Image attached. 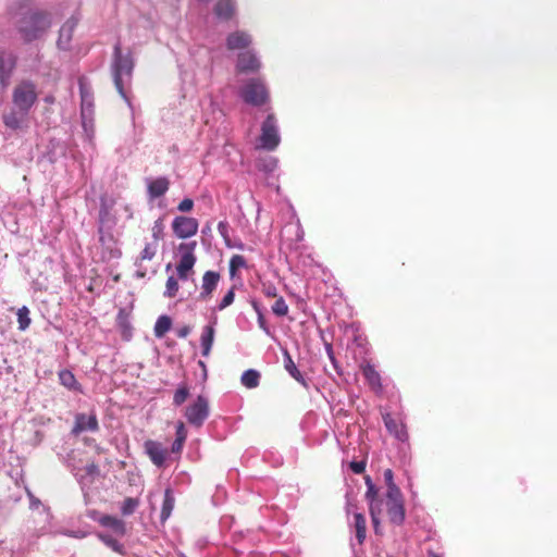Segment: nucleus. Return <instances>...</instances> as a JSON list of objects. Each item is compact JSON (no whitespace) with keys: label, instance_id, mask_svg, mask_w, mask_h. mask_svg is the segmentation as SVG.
Instances as JSON below:
<instances>
[{"label":"nucleus","instance_id":"37998d69","mask_svg":"<svg viewBox=\"0 0 557 557\" xmlns=\"http://www.w3.org/2000/svg\"><path fill=\"white\" fill-rule=\"evenodd\" d=\"M272 312L277 317H285L288 313V306L283 297H277L272 306Z\"/></svg>","mask_w":557,"mask_h":557},{"label":"nucleus","instance_id":"13d9d810","mask_svg":"<svg viewBox=\"0 0 557 557\" xmlns=\"http://www.w3.org/2000/svg\"><path fill=\"white\" fill-rule=\"evenodd\" d=\"M184 444H185V442L175 438L171 446L172 453H174V454L181 453Z\"/></svg>","mask_w":557,"mask_h":557},{"label":"nucleus","instance_id":"5fc2aeb1","mask_svg":"<svg viewBox=\"0 0 557 557\" xmlns=\"http://www.w3.org/2000/svg\"><path fill=\"white\" fill-rule=\"evenodd\" d=\"M258 325L261 330L264 331V333L267 335H271V331H270V327L268 326V323L265 321V318L263 315V312H259V315H258Z\"/></svg>","mask_w":557,"mask_h":557},{"label":"nucleus","instance_id":"8fccbe9b","mask_svg":"<svg viewBox=\"0 0 557 557\" xmlns=\"http://www.w3.org/2000/svg\"><path fill=\"white\" fill-rule=\"evenodd\" d=\"M194 208V200L190 198H184L177 206L180 212L186 213L191 211Z\"/></svg>","mask_w":557,"mask_h":557},{"label":"nucleus","instance_id":"bf43d9fd","mask_svg":"<svg viewBox=\"0 0 557 557\" xmlns=\"http://www.w3.org/2000/svg\"><path fill=\"white\" fill-rule=\"evenodd\" d=\"M227 247L228 248H236V249H239V250H245L246 249V245L242 240L233 242L232 239H230V246H227Z\"/></svg>","mask_w":557,"mask_h":557},{"label":"nucleus","instance_id":"c9c22d12","mask_svg":"<svg viewBox=\"0 0 557 557\" xmlns=\"http://www.w3.org/2000/svg\"><path fill=\"white\" fill-rule=\"evenodd\" d=\"M247 268V261L246 259L242 256V255H234L231 260H230V264H228V269H230V276L232 278H234L236 276V272L239 270V269H245Z\"/></svg>","mask_w":557,"mask_h":557},{"label":"nucleus","instance_id":"69168bd1","mask_svg":"<svg viewBox=\"0 0 557 557\" xmlns=\"http://www.w3.org/2000/svg\"><path fill=\"white\" fill-rule=\"evenodd\" d=\"M326 350H327V354H329V357H330L331 361L333 362V364H335V359H334V356H333V350H332L331 345L326 346Z\"/></svg>","mask_w":557,"mask_h":557},{"label":"nucleus","instance_id":"5701e85b","mask_svg":"<svg viewBox=\"0 0 557 557\" xmlns=\"http://www.w3.org/2000/svg\"><path fill=\"white\" fill-rule=\"evenodd\" d=\"M99 523L116 536H123L125 534V523L116 517L108 515L101 516L99 518Z\"/></svg>","mask_w":557,"mask_h":557},{"label":"nucleus","instance_id":"b1692460","mask_svg":"<svg viewBox=\"0 0 557 557\" xmlns=\"http://www.w3.org/2000/svg\"><path fill=\"white\" fill-rule=\"evenodd\" d=\"M81 115L94 114V99L90 89L83 79L79 81Z\"/></svg>","mask_w":557,"mask_h":557},{"label":"nucleus","instance_id":"20e7f679","mask_svg":"<svg viewBox=\"0 0 557 557\" xmlns=\"http://www.w3.org/2000/svg\"><path fill=\"white\" fill-rule=\"evenodd\" d=\"M239 97L248 104L260 107L269 100V91L260 77L249 78L239 88Z\"/></svg>","mask_w":557,"mask_h":557},{"label":"nucleus","instance_id":"2eb2a0df","mask_svg":"<svg viewBox=\"0 0 557 557\" xmlns=\"http://www.w3.org/2000/svg\"><path fill=\"white\" fill-rule=\"evenodd\" d=\"M218 324V317L212 315L209 323L202 327L200 336L201 355L209 357L215 336V326Z\"/></svg>","mask_w":557,"mask_h":557},{"label":"nucleus","instance_id":"f257e3e1","mask_svg":"<svg viewBox=\"0 0 557 557\" xmlns=\"http://www.w3.org/2000/svg\"><path fill=\"white\" fill-rule=\"evenodd\" d=\"M135 61L132 52H123L120 41L113 47L111 74L114 86L129 108H132L129 90L133 79Z\"/></svg>","mask_w":557,"mask_h":557},{"label":"nucleus","instance_id":"4d7b16f0","mask_svg":"<svg viewBox=\"0 0 557 557\" xmlns=\"http://www.w3.org/2000/svg\"><path fill=\"white\" fill-rule=\"evenodd\" d=\"M191 332V327L188 326V325H184L182 327H178L176 330V335L180 337V338H186Z\"/></svg>","mask_w":557,"mask_h":557},{"label":"nucleus","instance_id":"412c9836","mask_svg":"<svg viewBox=\"0 0 557 557\" xmlns=\"http://www.w3.org/2000/svg\"><path fill=\"white\" fill-rule=\"evenodd\" d=\"M158 244L157 243H148L145 248L141 250L135 265L137 267L136 275L138 277H144L146 275V269L143 267V262L145 260H152L157 253Z\"/></svg>","mask_w":557,"mask_h":557},{"label":"nucleus","instance_id":"72a5a7b5","mask_svg":"<svg viewBox=\"0 0 557 557\" xmlns=\"http://www.w3.org/2000/svg\"><path fill=\"white\" fill-rule=\"evenodd\" d=\"M384 481H385V484H386V494L385 496H392V497H397L399 494H401V491L400 488L396 485V483L394 482V473L391 469H386L384 471Z\"/></svg>","mask_w":557,"mask_h":557},{"label":"nucleus","instance_id":"bb28decb","mask_svg":"<svg viewBox=\"0 0 557 557\" xmlns=\"http://www.w3.org/2000/svg\"><path fill=\"white\" fill-rule=\"evenodd\" d=\"M58 375H59L60 384L63 385L65 388H67L69 391H73V392H82V386L77 382V380L72 371H70L67 369H63L59 372Z\"/></svg>","mask_w":557,"mask_h":557},{"label":"nucleus","instance_id":"6e6552de","mask_svg":"<svg viewBox=\"0 0 557 557\" xmlns=\"http://www.w3.org/2000/svg\"><path fill=\"white\" fill-rule=\"evenodd\" d=\"M209 414V400L203 395H198L197 398L186 407L184 413L187 422L195 428L202 426Z\"/></svg>","mask_w":557,"mask_h":557},{"label":"nucleus","instance_id":"ea45409f","mask_svg":"<svg viewBox=\"0 0 557 557\" xmlns=\"http://www.w3.org/2000/svg\"><path fill=\"white\" fill-rule=\"evenodd\" d=\"M138 506L139 500L137 498L127 497L123 500L121 505V511L124 516H129L136 510Z\"/></svg>","mask_w":557,"mask_h":557},{"label":"nucleus","instance_id":"f8f14e48","mask_svg":"<svg viewBox=\"0 0 557 557\" xmlns=\"http://www.w3.org/2000/svg\"><path fill=\"white\" fill-rule=\"evenodd\" d=\"M386 497V511L391 523L401 525L406 518L403 494Z\"/></svg>","mask_w":557,"mask_h":557},{"label":"nucleus","instance_id":"f3484780","mask_svg":"<svg viewBox=\"0 0 557 557\" xmlns=\"http://www.w3.org/2000/svg\"><path fill=\"white\" fill-rule=\"evenodd\" d=\"M78 23L75 16L70 17L60 28L59 38L57 41L58 48L61 50H69L72 41L73 32Z\"/></svg>","mask_w":557,"mask_h":557},{"label":"nucleus","instance_id":"6ab92c4d","mask_svg":"<svg viewBox=\"0 0 557 557\" xmlns=\"http://www.w3.org/2000/svg\"><path fill=\"white\" fill-rule=\"evenodd\" d=\"M220 281V274L215 271H207L202 276L201 290L199 299L208 300L211 298L212 293L216 288Z\"/></svg>","mask_w":557,"mask_h":557},{"label":"nucleus","instance_id":"09e8293b","mask_svg":"<svg viewBox=\"0 0 557 557\" xmlns=\"http://www.w3.org/2000/svg\"><path fill=\"white\" fill-rule=\"evenodd\" d=\"M163 234V223L161 219H158L154 221L152 226V237L154 239V243L158 244V242L162 238Z\"/></svg>","mask_w":557,"mask_h":557},{"label":"nucleus","instance_id":"473e14b6","mask_svg":"<svg viewBox=\"0 0 557 557\" xmlns=\"http://www.w3.org/2000/svg\"><path fill=\"white\" fill-rule=\"evenodd\" d=\"M354 525L356 529V537L358 543L362 544L367 534L366 519L363 515L359 512L354 515Z\"/></svg>","mask_w":557,"mask_h":557},{"label":"nucleus","instance_id":"3c124183","mask_svg":"<svg viewBox=\"0 0 557 557\" xmlns=\"http://www.w3.org/2000/svg\"><path fill=\"white\" fill-rule=\"evenodd\" d=\"M109 221V210L108 208L103 205L101 206L100 210H99V232L102 231V227L103 225Z\"/></svg>","mask_w":557,"mask_h":557},{"label":"nucleus","instance_id":"de8ad7c7","mask_svg":"<svg viewBox=\"0 0 557 557\" xmlns=\"http://www.w3.org/2000/svg\"><path fill=\"white\" fill-rule=\"evenodd\" d=\"M261 292L265 297L274 298L277 297V288L270 282H262Z\"/></svg>","mask_w":557,"mask_h":557},{"label":"nucleus","instance_id":"c85d7f7f","mask_svg":"<svg viewBox=\"0 0 557 557\" xmlns=\"http://www.w3.org/2000/svg\"><path fill=\"white\" fill-rule=\"evenodd\" d=\"M175 498L171 488H166L164 492V498L161 508V521L168 520L173 511Z\"/></svg>","mask_w":557,"mask_h":557},{"label":"nucleus","instance_id":"4be33fe9","mask_svg":"<svg viewBox=\"0 0 557 557\" xmlns=\"http://www.w3.org/2000/svg\"><path fill=\"white\" fill-rule=\"evenodd\" d=\"M15 66V58L5 51H0V82L5 85Z\"/></svg>","mask_w":557,"mask_h":557},{"label":"nucleus","instance_id":"1a4fd4ad","mask_svg":"<svg viewBox=\"0 0 557 557\" xmlns=\"http://www.w3.org/2000/svg\"><path fill=\"white\" fill-rule=\"evenodd\" d=\"M236 71L239 73L253 74L261 70L262 62L258 51L253 48H249L237 54Z\"/></svg>","mask_w":557,"mask_h":557},{"label":"nucleus","instance_id":"774afa93","mask_svg":"<svg viewBox=\"0 0 557 557\" xmlns=\"http://www.w3.org/2000/svg\"><path fill=\"white\" fill-rule=\"evenodd\" d=\"M426 557H442V556L438 555L437 553H435L434 550L429 549L426 553Z\"/></svg>","mask_w":557,"mask_h":557},{"label":"nucleus","instance_id":"a878e982","mask_svg":"<svg viewBox=\"0 0 557 557\" xmlns=\"http://www.w3.org/2000/svg\"><path fill=\"white\" fill-rule=\"evenodd\" d=\"M284 368L288 372V374L295 379L298 383L304 386H307L306 377L304 374L297 369L295 362L292 359V356L287 350L284 351Z\"/></svg>","mask_w":557,"mask_h":557},{"label":"nucleus","instance_id":"4c0bfd02","mask_svg":"<svg viewBox=\"0 0 557 557\" xmlns=\"http://www.w3.org/2000/svg\"><path fill=\"white\" fill-rule=\"evenodd\" d=\"M27 495L29 497L30 509L38 510L40 513H42L45 516L46 520H48L50 518V512H49L48 508H46L41 504V502L38 498H36L28 490H27Z\"/></svg>","mask_w":557,"mask_h":557},{"label":"nucleus","instance_id":"338daca9","mask_svg":"<svg viewBox=\"0 0 557 557\" xmlns=\"http://www.w3.org/2000/svg\"><path fill=\"white\" fill-rule=\"evenodd\" d=\"M251 305H252V308H253V310L256 311L257 317H258V315H259V312H262V310H261V308H260L259 304H258L257 301H252V302H251Z\"/></svg>","mask_w":557,"mask_h":557},{"label":"nucleus","instance_id":"0e129e2a","mask_svg":"<svg viewBox=\"0 0 557 557\" xmlns=\"http://www.w3.org/2000/svg\"><path fill=\"white\" fill-rule=\"evenodd\" d=\"M211 231H212V228H211V224H210V223H207V224L202 227L201 233H202L203 235H210V234H211Z\"/></svg>","mask_w":557,"mask_h":557},{"label":"nucleus","instance_id":"9b49d317","mask_svg":"<svg viewBox=\"0 0 557 557\" xmlns=\"http://www.w3.org/2000/svg\"><path fill=\"white\" fill-rule=\"evenodd\" d=\"M252 42V35L244 29H235L225 37V47L228 51H245L251 48Z\"/></svg>","mask_w":557,"mask_h":557},{"label":"nucleus","instance_id":"ddd939ff","mask_svg":"<svg viewBox=\"0 0 557 557\" xmlns=\"http://www.w3.org/2000/svg\"><path fill=\"white\" fill-rule=\"evenodd\" d=\"M99 430V422L95 412L77 413L74 418V425L71 433L75 436L83 432H97Z\"/></svg>","mask_w":557,"mask_h":557},{"label":"nucleus","instance_id":"a19ab883","mask_svg":"<svg viewBox=\"0 0 557 557\" xmlns=\"http://www.w3.org/2000/svg\"><path fill=\"white\" fill-rule=\"evenodd\" d=\"M234 299H235V289L234 287H232L225 295L224 297L221 299V301L214 307V311H222L224 309H226L227 307H230L233 302H234Z\"/></svg>","mask_w":557,"mask_h":557},{"label":"nucleus","instance_id":"a18cd8bd","mask_svg":"<svg viewBox=\"0 0 557 557\" xmlns=\"http://www.w3.org/2000/svg\"><path fill=\"white\" fill-rule=\"evenodd\" d=\"M366 485H367L366 499L368 500V503H371V500L379 498L377 490L370 476H366Z\"/></svg>","mask_w":557,"mask_h":557},{"label":"nucleus","instance_id":"393cba45","mask_svg":"<svg viewBox=\"0 0 557 557\" xmlns=\"http://www.w3.org/2000/svg\"><path fill=\"white\" fill-rule=\"evenodd\" d=\"M362 374L372 389L375 392L382 391L381 375L371 363H366L361 367Z\"/></svg>","mask_w":557,"mask_h":557},{"label":"nucleus","instance_id":"79ce46f5","mask_svg":"<svg viewBox=\"0 0 557 557\" xmlns=\"http://www.w3.org/2000/svg\"><path fill=\"white\" fill-rule=\"evenodd\" d=\"M82 126L89 140L94 136V114L81 115Z\"/></svg>","mask_w":557,"mask_h":557},{"label":"nucleus","instance_id":"9d476101","mask_svg":"<svg viewBox=\"0 0 557 557\" xmlns=\"http://www.w3.org/2000/svg\"><path fill=\"white\" fill-rule=\"evenodd\" d=\"M173 234L180 239H186L195 236L198 232L199 223L197 219L186 215H177L172 221Z\"/></svg>","mask_w":557,"mask_h":557},{"label":"nucleus","instance_id":"c03bdc74","mask_svg":"<svg viewBox=\"0 0 557 557\" xmlns=\"http://www.w3.org/2000/svg\"><path fill=\"white\" fill-rule=\"evenodd\" d=\"M177 290H178L177 280L174 276H169L166 280L164 296L169 297V298L175 297Z\"/></svg>","mask_w":557,"mask_h":557},{"label":"nucleus","instance_id":"c756f323","mask_svg":"<svg viewBox=\"0 0 557 557\" xmlns=\"http://www.w3.org/2000/svg\"><path fill=\"white\" fill-rule=\"evenodd\" d=\"M260 377H261V374L259 371H257L255 369H248V370L244 371V373L242 374L240 383L245 387L252 389V388H256L259 386Z\"/></svg>","mask_w":557,"mask_h":557},{"label":"nucleus","instance_id":"4468645a","mask_svg":"<svg viewBox=\"0 0 557 557\" xmlns=\"http://www.w3.org/2000/svg\"><path fill=\"white\" fill-rule=\"evenodd\" d=\"M384 425L388 433L399 442L406 443L409 438L405 423L401 420H396L389 412L382 414Z\"/></svg>","mask_w":557,"mask_h":557},{"label":"nucleus","instance_id":"39448f33","mask_svg":"<svg viewBox=\"0 0 557 557\" xmlns=\"http://www.w3.org/2000/svg\"><path fill=\"white\" fill-rule=\"evenodd\" d=\"M281 143L280 127L277 119L273 113H269L261 124V134L258 139L257 148L273 151Z\"/></svg>","mask_w":557,"mask_h":557},{"label":"nucleus","instance_id":"e433bc0d","mask_svg":"<svg viewBox=\"0 0 557 557\" xmlns=\"http://www.w3.org/2000/svg\"><path fill=\"white\" fill-rule=\"evenodd\" d=\"M17 323H18V330L25 331L30 325V318H29V309L26 306H23L17 310Z\"/></svg>","mask_w":557,"mask_h":557},{"label":"nucleus","instance_id":"864d4df0","mask_svg":"<svg viewBox=\"0 0 557 557\" xmlns=\"http://www.w3.org/2000/svg\"><path fill=\"white\" fill-rule=\"evenodd\" d=\"M350 469L356 473L360 474L366 469V462L364 461H351L349 465Z\"/></svg>","mask_w":557,"mask_h":557},{"label":"nucleus","instance_id":"49530a36","mask_svg":"<svg viewBox=\"0 0 557 557\" xmlns=\"http://www.w3.org/2000/svg\"><path fill=\"white\" fill-rule=\"evenodd\" d=\"M218 232L223 238L225 246H230V224L227 221H220L218 224Z\"/></svg>","mask_w":557,"mask_h":557},{"label":"nucleus","instance_id":"423d86ee","mask_svg":"<svg viewBox=\"0 0 557 557\" xmlns=\"http://www.w3.org/2000/svg\"><path fill=\"white\" fill-rule=\"evenodd\" d=\"M75 455V453L67 454L63 458V462L65 466L71 470L73 475L76 478L78 483L81 484L82 491L84 493V496H87L86 493V486L94 483L95 479L99 475L100 470L99 467L95 463H88L86 466H79L72 461V457Z\"/></svg>","mask_w":557,"mask_h":557},{"label":"nucleus","instance_id":"f704fd0d","mask_svg":"<svg viewBox=\"0 0 557 557\" xmlns=\"http://www.w3.org/2000/svg\"><path fill=\"white\" fill-rule=\"evenodd\" d=\"M172 321L170 317L168 315H161L158 318L156 324H154V336L158 338H162L165 333H168L171 329Z\"/></svg>","mask_w":557,"mask_h":557},{"label":"nucleus","instance_id":"58836bf2","mask_svg":"<svg viewBox=\"0 0 557 557\" xmlns=\"http://www.w3.org/2000/svg\"><path fill=\"white\" fill-rule=\"evenodd\" d=\"M189 396V388L186 385H181L174 393L173 405L182 406Z\"/></svg>","mask_w":557,"mask_h":557},{"label":"nucleus","instance_id":"7c9ffc66","mask_svg":"<svg viewBox=\"0 0 557 557\" xmlns=\"http://www.w3.org/2000/svg\"><path fill=\"white\" fill-rule=\"evenodd\" d=\"M256 166L259 171L271 174L277 169L278 160L273 156L261 157L257 160Z\"/></svg>","mask_w":557,"mask_h":557},{"label":"nucleus","instance_id":"a211bd4d","mask_svg":"<svg viewBox=\"0 0 557 557\" xmlns=\"http://www.w3.org/2000/svg\"><path fill=\"white\" fill-rule=\"evenodd\" d=\"M144 446L152 463L157 467H163L168 455L166 449L159 442L151 440L146 441Z\"/></svg>","mask_w":557,"mask_h":557},{"label":"nucleus","instance_id":"6e6d98bb","mask_svg":"<svg viewBox=\"0 0 557 557\" xmlns=\"http://www.w3.org/2000/svg\"><path fill=\"white\" fill-rule=\"evenodd\" d=\"M23 8H24V3L22 1H16L10 5L9 12L12 15H17L23 10Z\"/></svg>","mask_w":557,"mask_h":557},{"label":"nucleus","instance_id":"603ef678","mask_svg":"<svg viewBox=\"0 0 557 557\" xmlns=\"http://www.w3.org/2000/svg\"><path fill=\"white\" fill-rule=\"evenodd\" d=\"M175 435H176V440H181L183 442L186 441V437H187V431L185 429V425L183 422H178L176 424V432H175Z\"/></svg>","mask_w":557,"mask_h":557},{"label":"nucleus","instance_id":"0eeeda50","mask_svg":"<svg viewBox=\"0 0 557 557\" xmlns=\"http://www.w3.org/2000/svg\"><path fill=\"white\" fill-rule=\"evenodd\" d=\"M197 248V242L181 243L177 247L180 261L176 265V273L180 280H188L189 273L193 272V268L197 261L195 250Z\"/></svg>","mask_w":557,"mask_h":557},{"label":"nucleus","instance_id":"052dcab7","mask_svg":"<svg viewBox=\"0 0 557 557\" xmlns=\"http://www.w3.org/2000/svg\"><path fill=\"white\" fill-rule=\"evenodd\" d=\"M304 235H305V232H304V230H302V227L300 225L299 220H297V234H296L297 240H302Z\"/></svg>","mask_w":557,"mask_h":557},{"label":"nucleus","instance_id":"680f3d73","mask_svg":"<svg viewBox=\"0 0 557 557\" xmlns=\"http://www.w3.org/2000/svg\"><path fill=\"white\" fill-rule=\"evenodd\" d=\"M72 453H75V455L72 457V461H73V462H75L76 465L82 466V465H83V461H82V459L79 458L81 453H79V451H77V450H71L69 454H72Z\"/></svg>","mask_w":557,"mask_h":557},{"label":"nucleus","instance_id":"7ed1b4c3","mask_svg":"<svg viewBox=\"0 0 557 557\" xmlns=\"http://www.w3.org/2000/svg\"><path fill=\"white\" fill-rule=\"evenodd\" d=\"M52 25V15L44 10H29L18 21L17 30L25 42L44 38Z\"/></svg>","mask_w":557,"mask_h":557},{"label":"nucleus","instance_id":"cd10ccee","mask_svg":"<svg viewBox=\"0 0 557 557\" xmlns=\"http://www.w3.org/2000/svg\"><path fill=\"white\" fill-rule=\"evenodd\" d=\"M384 506L386 507V500H384L382 498H376V499L371 500V503H369L370 516H371V520L374 525L375 532H377V528H379V524L381 521V516L383 513Z\"/></svg>","mask_w":557,"mask_h":557},{"label":"nucleus","instance_id":"aec40b11","mask_svg":"<svg viewBox=\"0 0 557 557\" xmlns=\"http://www.w3.org/2000/svg\"><path fill=\"white\" fill-rule=\"evenodd\" d=\"M170 181L165 176L147 180V193L150 199L159 198L166 194Z\"/></svg>","mask_w":557,"mask_h":557},{"label":"nucleus","instance_id":"e2e57ef3","mask_svg":"<svg viewBox=\"0 0 557 557\" xmlns=\"http://www.w3.org/2000/svg\"><path fill=\"white\" fill-rule=\"evenodd\" d=\"M87 516H88L89 518H91L92 520H95V521H98V522H99V518H100L102 515H100V513H99L98 511H96V510H88V511H87Z\"/></svg>","mask_w":557,"mask_h":557},{"label":"nucleus","instance_id":"f03ea898","mask_svg":"<svg viewBox=\"0 0 557 557\" xmlns=\"http://www.w3.org/2000/svg\"><path fill=\"white\" fill-rule=\"evenodd\" d=\"M36 100V85L30 81L20 83L13 90V109L3 115L4 125L11 129L20 128Z\"/></svg>","mask_w":557,"mask_h":557},{"label":"nucleus","instance_id":"2f4dec72","mask_svg":"<svg viewBox=\"0 0 557 557\" xmlns=\"http://www.w3.org/2000/svg\"><path fill=\"white\" fill-rule=\"evenodd\" d=\"M98 537L113 552L122 553L123 545L119 542L120 536H116L114 533L110 532H100Z\"/></svg>","mask_w":557,"mask_h":557},{"label":"nucleus","instance_id":"dca6fc26","mask_svg":"<svg viewBox=\"0 0 557 557\" xmlns=\"http://www.w3.org/2000/svg\"><path fill=\"white\" fill-rule=\"evenodd\" d=\"M237 0H216L213 13L219 21L227 22L237 15Z\"/></svg>","mask_w":557,"mask_h":557}]
</instances>
